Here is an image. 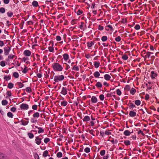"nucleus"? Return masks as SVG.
I'll return each mask as SVG.
<instances>
[{"mask_svg":"<svg viewBox=\"0 0 159 159\" xmlns=\"http://www.w3.org/2000/svg\"><path fill=\"white\" fill-rule=\"evenodd\" d=\"M115 40L116 42H119L121 40V38L120 37V36H118L115 39Z\"/></svg>","mask_w":159,"mask_h":159,"instance_id":"55","label":"nucleus"},{"mask_svg":"<svg viewBox=\"0 0 159 159\" xmlns=\"http://www.w3.org/2000/svg\"><path fill=\"white\" fill-rule=\"evenodd\" d=\"M7 15L9 17H11L13 15V13L12 12H8L7 13Z\"/></svg>","mask_w":159,"mask_h":159,"instance_id":"46","label":"nucleus"},{"mask_svg":"<svg viewBox=\"0 0 159 159\" xmlns=\"http://www.w3.org/2000/svg\"><path fill=\"white\" fill-rule=\"evenodd\" d=\"M64 138L63 136L61 134L59 136V138L57 139V140L59 141H61L62 140V139Z\"/></svg>","mask_w":159,"mask_h":159,"instance_id":"53","label":"nucleus"},{"mask_svg":"<svg viewBox=\"0 0 159 159\" xmlns=\"http://www.w3.org/2000/svg\"><path fill=\"white\" fill-rule=\"evenodd\" d=\"M39 130H38V133L39 134H40L41 133H43L44 131V130L41 127H39L38 128Z\"/></svg>","mask_w":159,"mask_h":159,"instance_id":"30","label":"nucleus"},{"mask_svg":"<svg viewBox=\"0 0 159 159\" xmlns=\"http://www.w3.org/2000/svg\"><path fill=\"white\" fill-rule=\"evenodd\" d=\"M39 116L40 113L38 112H36L33 115V116L34 118H38L39 117Z\"/></svg>","mask_w":159,"mask_h":159,"instance_id":"12","label":"nucleus"},{"mask_svg":"<svg viewBox=\"0 0 159 159\" xmlns=\"http://www.w3.org/2000/svg\"><path fill=\"white\" fill-rule=\"evenodd\" d=\"M122 58L123 59L126 60L128 59V57L125 54L122 56Z\"/></svg>","mask_w":159,"mask_h":159,"instance_id":"48","label":"nucleus"},{"mask_svg":"<svg viewBox=\"0 0 159 159\" xmlns=\"http://www.w3.org/2000/svg\"><path fill=\"white\" fill-rule=\"evenodd\" d=\"M27 135L29 138L32 139L34 137V135L31 133H28Z\"/></svg>","mask_w":159,"mask_h":159,"instance_id":"32","label":"nucleus"},{"mask_svg":"<svg viewBox=\"0 0 159 159\" xmlns=\"http://www.w3.org/2000/svg\"><path fill=\"white\" fill-rule=\"evenodd\" d=\"M99 97L101 101H103L104 100V96L103 94H102L100 95L99 96Z\"/></svg>","mask_w":159,"mask_h":159,"instance_id":"49","label":"nucleus"},{"mask_svg":"<svg viewBox=\"0 0 159 159\" xmlns=\"http://www.w3.org/2000/svg\"><path fill=\"white\" fill-rule=\"evenodd\" d=\"M32 108L33 110H36L37 108V106L35 104L33 105Z\"/></svg>","mask_w":159,"mask_h":159,"instance_id":"57","label":"nucleus"},{"mask_svg":"<svg viewBox=\"0 0 159 159\" xmlns=\"http://www.w3.org/2000/svg\"><path fill=\"white\" fill-rule=\"evenodd\" d=\"M107 36H103L101 38L103 42H105L107 40Z\"/></svg>","mask_w":159,"mask_h":159,"instance_id":"39","label":"nucleus"},{"mask_svg":"<svg viewBox=\"0 0 159 159\" xmlns=\"http://www.w3.org/2000/svg\"><path fill=\"white\" fill-rule=\"evenodd\" d=\"M64 79V76L63 75H58L54 76V80L55 82H58L62 81Z\"/></svg>","mask_w":159,"mask_h":159,"instance_id":"2","label":"nucleus"},{"mask_svg":"<svg viewBox=\"0 0 159 159\" xmlns=\"http://www.w3.org/2000/svg\"><path fill=\"white\" fill-rule=\"evenodd\" d=\"M57 156L58 158L61 157L62 156V153L61 152H59L57 154Z\"/></svg>","mask_w":159,"mask_h":159,"instance_id":"41","label":"nucleus"},{"mask_svg":"<svg viewBox=\"0 0 159 159\" xmlns=\"http://www.w3.org/2000/svg\"><path fill=\"white\" fill-rule=\"evenodd\" d=\"M27 67L25 66V68H24L23 70L22 71V72L23 73L25 74L26 73L27 71Z\"/></svg>","mask_w":159,"mask_h":159,"instance_id":"60","label":"nucleus"},{"mask_svg":"<svg viewBox=\"0 0 159 159\" xmlns=\"http://www.w3.org/2000/svg\"><path fill=\"white\" fill-rule=\"evenodd\" d=\"M2 105L5 106L7 104L8 102L6 100H3L2 101Z\"/></svg>","mask_w":159,"mask_h":159,"instance_id":"36","label":"nucleus"},{"mask_svg":"<svg viewBox=\"0 0 159 159\" xmlns=\"http://www.w3.org/2000/svg\"><path fill=\"white\" fill-rule=\"evenodd\" d=\"M104 27L103 26H102L101 25H99L98 29L100 30H103Z\"/></svg>","mask_w":159,"mask_h":159,"instance_id":"61","label":"nucleus"},{"mask_svg":"<svg viewBox=\"0 0 159 159\" xmlns=\"http://www.w3.org/2000/svg\"><path fill=\"white\" fill-rule=\"evenodd\" d=\"M42 139L39 138V136L35 137V142L38 145H39L41 143Z\"/></svg>","mask_w":159,"mask_h":159,"instance_id":"5","label":"nucleus"},{"mask_svg":"<svg viewBox=\"0 0 159 159\" xmlns=\"http://www.w3.org/2000/svg\"><path fill=\"white\" fill-rule=\"evenodd\" d=\"M7 116L9 117L12 118L13 117V115L11 112H8L7 113Z\"/></svg>","mask_w":159,"mask_h":159,"instance_id":"31","label":"nucleus"},{"mask_svg":"<svg viewBox=\"0 0 159 159\" xmlns=\"http://www.w3.org/2000/svg\"><path fill=\"white\" fill-rule=\"evenodd\" d=\"M7 94L9 97H10L11 95V92L10 91H7Z\"/></svg>","mask_w":159,"mask_h":159,"instance_id":"64","label":"nucleus"},{"mask_svg":"<svg viewBox=\"0 0 159 159\" xmlns=\"http://www.w3.org/2000/svg\"><path fill=\"white\" fill-rule=\"evenodd\" d=\"M50 140L49 138H46L44 139V142L45 143H47Z\"/></svg>","mask_w":159,"mask_h":159,"instance_id":"50","label":"nucleus"},{"mask_svg":"<svg viewBox=\"0 0 159 159\" xmlns=\"http://www.w3.org/2000/svg\"><path fill=\"white\" fill-rule=\"evenodd\" d=\"M6 155L2 153H0V159H5Z\"/></svg>","mask_w":159,"mask_h":159,"instance_id":"24","label":"nucleus"},{"mask_svg":"<svg viewBox=\"0 0 159 159\" xmlns=\"http://www.w3.org/2000/svg\"><path fill=\"white\" fill-rule=\"evenodd\" d=\"M140 28V25L138 24L136 25L134 27V29L137 30H139Z\"/></svg>","mask_w":159,"mask_h":159,"instance_id":"56","label":"nucleus"},{"mask_svg":"<svg viewBox=\"0 0 159 159\" xmlns=\"http://www.w3.org/2000/svg\"><path fill=\"white\" fill-rule=\"evenodd\" d=\"M48 153V152L47 150L43 152V155L44 157H46Z\"/></svg>","mask_w":159,"mask_h":159,"instance_id":"47","label":"nucleus"},{"mask_svg":"<svg viewBox=\"0 0 159 159\" xmlns=\"http://www.w3.org/2000/svg\"><path fill=\"white\" fill-rule=\"evenodd\" d=\"M32 5L34 7H37L38 6V3L37 1H34L32 2Z\"/></svg>","mask_w":159,"mask_h":159,"instance_id":"23","label":"nucleus"},{"mask_svg":"<svg viewBox=\"0 0 159 159\" xmlns=\"http://www.w3.org/2000/svg\"><path fill=\"white\" fill-rule=\"evenodd\" d=\"M15 55L12 54H10L8 55V58L6 59V60L7 61H8L9 59H13Z\"/></svg>","mask_w":159,"mask_h":159,"instance_id":"18","label":"nucleus"},{"mask_svg":"<svg viewBox=\"0 0 159 159\" xmlns=\"http://www.w3.org/2000/svg\"><path fill=\"white\" fill-rule=\"evenodd\" d=\"M67 102L65 100H63L61 102V105L62 106L65 107L67 105Z\"/></svg>","mask_w":159,"mask_h":159,"instance_id":"14","label":"nucleus"},{"mask_svg":"<svg viewBox=\"0 0 159 159\" xmlns=\"http://www.w3.org/2000/svg\"><path fill=\"white\" fill-rule=\"evenodd\" d=\"M151 77L152 79H154L157 76V74L155 73L154 71H152L151 72Z\"/></svg>","mask_w":159,"mask_h":159,"instance_id":"8","label":"nucleus"},{"mask_svg":"<svg viewBox=\"0 0 159 159\" xmlns=\"http://www.w3.org/2000/svg\"><path fill=\"white\" fill-rule=\"evenodd\" d=\"M72 70H73L79 71V69L78 66H75L72 68Z\"/></svg>","mask_w":159,"mask_h":159,"instance_id":"34","label":"nucleus"},{"mask_svg":"<svg viewBox=\"0 0 159 159\" xmlns=\"http://www.w3.org/2000/svg\"><path fill=\"white\" fill-rule=\"evenodd\" d=\"M84 151L87 153H89L90 151V149L89 148L86 147L84 149Z\"/></svg>","mask_w":159,"mask_h":159,"instance_id":"38","label":"nucleus"},{"mask_svg":"<svg viewBox=\"0 0 159 159\" xmlns=\"http://www.w3.org/2000/svg\"><path fill=\"white\" fill-rule=\"evenodd\" d=\"M63 58L65 61H67L69 58V56L67 53L64 54L63 55Z\"/></svg>","mask_w":159,"mask_h":159,"instance_id":"13","label":"nucleus"},{"mask_svg":"<svg viewBox=\"0 0 159 159\" xmlns=\"http://www.w3.org/2000/svg\"><path fill=\"white\" fill-rule=\"evenodd\" d=\"M36 118H32L30 119L31 122L33 123H36L37 122V120L35 119Z\"/></svg>","mask_w":159,"mask_h":159,"instance_id":"26","label":"nucleus"},{"mask_svg":"<svg viewBox=\"0 0 159 159\" xmlns=\"http://www.w3.org/2000/svg\"><path fill=\"white\" fill-rule=\"evenodd\" d=\"M136 112L133 111H130L129 112V116L131 117H134L136 116Z\"/></svg>","mask_w":159,"mask_h":159,"instance_id":"10","label":"nucleus"},{"mask_svg":"<svg viewBox=\"0 0 159 159\" xmlns=\"http://www.w3.org/2000/svg\"><path fill=\"white\" fill-rule=\"evenodd\" d=\"M91 101L92 103H96L98 102L97 98L94 96H93L91 98Z\"/></svg>","mask_w":159,"mask_h":159,"instance_id":"11","label":"nucleus"},{"mask_svg":"<svg viewBox=\"0 0 159 159\" xmlns=\"http://www.w3.org/2000/svg\"><path fill=\"white\" fill-rule=\"evenodd\" d=\"M0 65L1 66L4 67L5 66L6 64L5 62L4 61H2L0 62Z\"/></svg>","mask_w":159,"mask_h":159,"instance_id":"43","label":"nucleus"},{"mask_svg":"<svg viewBox=\"0 0 159 159\" xmlns=\"http://www.w3.org/2000/svg\"><path fill=\"white\" fill-rule=\"evenodd\" d=\"M16 84L18 85L19 87L20 88H21L24 86V84L20 82H17Z\"/></svg>","mask_w":159,"mask_h":159,"instance_id":"22","label":"nucleus"},{"mask_svg":"<svg viewBox=\"0 0 159 159\" xmlns=\"http://www.w3.org/2000/svg\"><path fill=\"white\" fill-rule=\"evenodd\" d=\"M13 76L15 78H17L19 76L18 73L17 72H15L13 73Z\"/></svg>","mask_w":159,"mask_h":159,"instance_id":"42","label":"nucleus"},{"mask_svg":"<svg viewBox=\"0 0 159 159\" xmlns=\"http://www.w3.org/2000/svg\"><path fill=\"white\" fill-rule=\"evenodd\" d=\"M14 86V84L12 83H9L8 84L7 87L10 89H12Z\"/></svg>","mask_w":159,"mask_h":159,"instance_id":"33","label":"nucleus"},{"mask_svg":"<svg viewBox=\"0 0 159 159\" xmlns=\"http://www.w3.org/2000/svg\"><path fill=\"white\" fill-rule=\"evenodd\" d=\"M151 55L149 53V52H148L146 53L145 57L148 58H149L150 57Z\"/></svg>","mask_w":159,"mask_h":159,"instance_id":"58","label":"nucleus"},{"mask_svg":"<svg viewBox=\"0 0 159 159\" xmlns=\"http://www.w3.org/2000/svg\"><path fill=\"white\" fill-rule=\"evenodd\" d=\"M124 143L126 146H128L131 143L130 141L126 140L124 141Z\"/></svg>","mask_w":159,"mask_h":159,"instance_id":"28","label":"nucleus"},{"mask_svg":"<svg viewBox=\"0 0 159 159\" xmlns=\"http://www.w3.org/2000/svg\"><path fill=\"white\" fill-rule=\"evenodd\" d=\"M131 134V132L128 130H125L124 132V134L126 136H129Z\"/></svg>","mask_w":159,"mask_h":159,"instance_id":"16","label":"nucleus"},{"mask_svg":"<svg viewBox=\"0 0 159 159\" xmlns=\"http://www.w3.org/2000/svg\"><path fill=\"white\" fill-rule=\"evenodd\" d=\"M116 93L119 96H120L121 95V92L119 89L116 90Z\"/></svg>","mask_w":159,"mask_h":159,"instance_id":"52","label":"nucleus"},{"mask_svg":"<svg viewBox=\"0 0 159 159\" xmlns=\"http://www.w3.org/2000/svg\"><path fill=\"white\" fill-rule=\"evenodd\" d=\"M136 92V89L134 88H132L130 91V93L131 94L134 95L135 93Z\"/></svg>","mask_w":159,"mask_h":159,"instance_id":"29","label":"nucleus"},{"mask_svg":"<svg viewBox=\"0 0 159 159\" xmlns=\"http://www.w3.org/2000/svg\"><path fill=\"white\" fill-rule=\"evenodd\" d=\"M90 117L88 116H85L83 119V120L84 122H88L90 120Z\"/></svg>","mask_w":159,"mask_h":159,"instance_id":"9","label":"nucleus"},{"mask_svg":"<svg viewBox=\"0 0 159 159\" xmlns=\"http://www.w3.org/2000/svg\"><path fill=\"white\" fill-rule=\"evenodd\" d=\"M104 78L106 80H109L111 78V76L109 75L106 74L104 75Z\"/></svg>","mask_w":159,"mask_h":159,"instance_id":"17","label":"nucleus"},{"mask_svg":"<svg viewBox=\"0 0 159 159\" xmlns=\"http://www.w3.org/2000/svg\"><path fill=\"white\" fill-rule=\"evenodd\" d=\"M93 75L95 77L98 78H99L100 74L98 71H96L94 72Z\"/></svg>","mask_w":159,"mask_h":159,"instance_id":"20","label":"nucleus"},{"mask_svg":"<svg viewBox=\"0 0 159 159\" xmlns=\"http://www.w3.org/2000/svg\"><path fill=\"white\" fill-rule=\"evenodd\" d=\"M11 77L10 76H5L4 77V79L6 81H8L11 79Z\"/></svg>","mask_w":159,"mask_h":159,"instance_id":"40","label":"nucleus"},{"mask_svg":"<svg viewBox=\"0 0 159 159\" xmlns=\"http://www.w3.org/2000/svg\"><path fill=\"white\" fill-rule=\"evenodd\" d=\"M20 108L21 110H27L29 109V105L25 103H22L20 106Z\"/></svg>","mask_w":159,"mask_h":159,"instance_id":"4","label":"nucleus"},{"mask_svg":"<svg viewBox=\"0 0 159 159\" xmlns=\"http://www.w3.org/2000/svg\"><path fill=\"white\" fill-rule=\"evenodd\" d=\"M26 91L29 93H31V89L30 87H27L26 88Z\"/></svg>","mask_w":159,"mask_h":159,"instance_id":"51","label":"nucleus"},{"mask_svg":"<svg viewBox=\"0 0 159 159\" xmlns=\"http://www.w3.org/2000/svg\"><path fill=\"white\" fill-rule=\"evenodd\" d=\"M95 86L98 88H101L102 86V84L100 82H98L97 83Z\"/></svg>","mask_w":159,"mask_h":159,"instance_id":"19","label":"nucleus"},{"mask_svg":"<svg viewBox=\"0 0 159 159\" xmlns=\"http://www.w3.org/2000/svg\"><path fill=\"white\" fill-rule=\"evenodd\" d=\"M21 125H28L29 123V121H25L23 120H21L20 121Z\"/></svg>","mask_w":159,"mask_h":159,"instance_id":"15","label":"nucleus"},{"mask_svg":"<svg viewBox=\"0 0 159 159\" xmlns=\"http://www.w3.org/2000/svg\"><path fill=\"white\" fill-rule=\"evenodd\" d=\"M94 66L96 68H98L100 66V62H94Z\"/></svg>","mask_w":159,"mask_h":159,"instance_id":"25","label":"nucleus"},{"mask_svg":"<svg viewBox=\"0 0 159 159\" xmlns=\"http://www.w3.org/2000/svg\"><path fill=\"white\" fill-rule=\"evenodd\" d=\"M75 12L78 15H80L82 14L83 13V11H82L80 10H79L77 12H76L75 10Z\"/></svg>","mask_w":159,"mask_h":159,"instance_id":"37","label":"nucleus"},{"mask_svg":"<svg viewBox=\"0 0 159 159\" xmlns=\"http://www.w3.org/2000/svg\"><path fill=\"white\" fill-rule=\"evenodd\" d=\"M105 153V151L104 150H102L100 152V154L101 156H104Z\"/></svg>","mask_w":159,"mask_h":159,"instance_id":"54","label":"nucleus"},{"mask_svg":"<svg viewBox=\"0 0 159 159\" xmlns=\"http://www.w3.org/2000/svg\"><path fill=\"white\" fill-rule=\"evenodd\" d=\"M135 106L133 103H131L129 106V108L130 109H132L133 108L135 107Z\"/></svg>","mask_w":159,"mask_h":159,"instance_id":"44","label":"nucleus"},{"mask_svg":"<svg viewBox=\"0 0 159 159\" xmlns=\"http://www.w3.org/2000/svg\"><path fill=\"white\" fill-rule=\"evenodd\" d=\"M23 54L26 56L29 57L30 56L31 54V52L28 50H26L24 51Z\"/></svg>","mask_w":159,"mask_h":159,"instance_id":"7","label":"nucleus"},{"mask_svg":"<svg viewBox=\"0 0 159 159\" xmlns=\"http://www.w3.org/2000/svg\"><path fill=\"white\" fill-rule=\"evenodd\" d=\"M52 67L55 71H61L63 69L62 66L57 62H54L52 64Z\"/></svg>","mask_w":159,"mask_h":159,"instance_id":"1","label":"nucleus"},{"mask_svg":"<svg viewBox=\"0 0 159 159\" xmlns=\"http://www.w3.org/2000/svg\"><path fill=\"white\" fill-rule=\"evenodd\" d=\"M109 28L110 29V30H111V31H113V29L112 26L110 25H108L107 26H106L105 27V29L106 30H109V29H107V28Z\"/></svg>","mask_w":159,"mask_h":159,"instance_id":"21","label":"nucleus"},{"mask_svg":"<svg viewBox=\"0 0 159 159\" xmlns=\"http://www.w3.org/2000/svg\"><path fill=\"white\" fill-rule=\"evenodd\" d=\"M11 48L9 47H5L4 48V54L5 56H7L9 54Z\"/></svg>","mask_w":159,"mask_h":159,"instance_id":"3","label":"nucleus"},{"mask_svg":"<svg viewBox=\"0 0 159 159\" xmlns=\"http://www.w3.org/2000/svg\"><path fill=\"white\" fill-rule=\"evenodd\" d=\"M124 89L125 90H127L129 91L130 89V87L129 85H127L125 86Z\"/></svg>","mask_w":159,"mask_h":159,"instance_id":"59","label":"nucleus"},{"mask_svg":"<svg viewBox=\"0 0 159 159\" xmlns=\"http://www.w3.org/2000/svg\"><path fill=\"white\" fill-rule=\"evenodd\" d=\"M135 104L137 106H139L141 103V101L139 100H137L135 101Z\"/></svg>","mask_w":159,"mask_h":159,"instance_id":"35","label":"nucleus"},{"mask_svg":"<svg viewBox=\"0 0 159 159\" xmlns=\"http://www.w3.org/2000/svg\"><path fill=\"white\" fill-rule=\"evenodd\" d=\"M34 157L35 159H39V156L37 153L34 155Z\"/></svg>","mask_w":159,"mask_h":159,"instance_id":"62","label":"nucleus"},{"mask_svg":"<svg viewBox=\"0 0 159 159\" xmlns=\"http://www.w3.org/2000/svg\"><path fill=\"white\" fill-rule=\"evenodd\" d=\"M94 43L93 42H88L87 43V46L89 48L91 47L92 46L94 45Z\"/></svg>","mask_w":159,"mask_h":159,"instance_id":"27","label":"nucleus"},{"mask_svg":"<svg viewBox=\"0 0 159 159\" xmlns=\"http://www.w3.org/2000/svg\"><path fill=\"white\" fill-rule=\"evenodd\" d=\"M5 10L4 7H1L0 8V12L2 13H5Z\"/></svg>","mask_w":159,"mask_h":159,"instance_id":"45","label":"nucleus"},{"mask_svg":"<svg viewBox=\"0 0 159 159\" xmlns=\"http://www.w3.org/2000/svg\"><path fill=\"white\" fill-rule=\"evenodd\" d=\"M48 49L50 52H53L54 50L53 48L51 47H48Z\"/></svg>","mask_w":159,"mask_h":159,"instance_id":"63","label":"nucleus"},{"mask_svg":"<svg viewBox=\"0 0 159 159\" xmlns=\"http://www.w3.org/2000/svg\"><path fill=\"white\" fill-rule=\"evenodd\" d=\"M61 93L65 95L67 94V89L66 87H63L62 88Z\"/></svg>","mask_w":159,"mask_h":159,"instance_id":"6","label":"nucleus"}]
</instances>
